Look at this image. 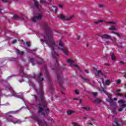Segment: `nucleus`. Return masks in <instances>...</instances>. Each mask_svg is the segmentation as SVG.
I'll return each mask as SVG.
<instances>
[{
	"label": "nucleus",
	"instance_id": "30",
	"mask_svg": "<svg viewBox=\"0 0 126 126\" xmlns=\"http://www.w3.org/2000/svg\"><path fill=\"white\" fill-rule=\"evenodd\" d=\"M18 18H19V17L17 15H15L12 18V19H18Z\"/></svg>",
	"mask_w": 126,
	"mask_h": 126
},
{
	"label": "nucleus",
	"instance_id": "7",
	"mask_svg": "<svg viewBox=\"0 0 126 126\" xmlns=\"http://www.w3.org/2000/svg\"><path fill=\"white\" fill-rule=\"evenodd\" d=\"M102 91L108 97L109 103L110 104V106H115V103L113 102V98L111 97L112 94L109 95V94L106 93V91L104 89H102Z\"/></svg>",
	"mask_w": 126,
	"mask_h": 126
},
{
	"label": "nucleus",
	"instance_id": "55",
	"mask_svg": "<svg viewBox=\"0 0 126 126\" xmlns=\"http://www.w3.org/2000/svg\"><path fill=\"white\" fill-rule=\"evenodd\" d=\"M88 125H90V126H93V124L92 123H88Z\"/></svg>",
	"mask_w": 126,
	"mask_h": 126
},
{
	"label": "nucleus",
	"instance_id": "48",
	"mask_svg": "<svg viewBox=\"0 0 126 126\" xmlns=\"http://www.w3.org/2000/svg\"><path fill=\"white\" fill-rule=\"evenodd\" d=\"M85 72L86 73H89V71L88 69H85Z\"/></svg>",
	"mask_w": 126,
	"mask_h": 126
},
{
	"label": "nucleus",
	"instance_id": "35",
	"mask_svg": "<svg viewBox=\"0 0 126 126\" xmlns=\"http://www.w3.org/2000/svg\"><path fill=\"white\" fill-rule=\"evenodd\" d=\"M116 95L117 96H120V97H123V96H124V94L120 93L116 94Z\"/></svg>",
	"mask_w": 126,
	"mask_h": 126
},
{
	"label": "nucleus",
	"instance_id": "39",
	"mask_svg": "<svg viewBox=\"0 0 126 126\" xmlns=\"http://www.w3.org/2000/svg\"><path fill=\"white\" fill-rule=\"evenodd\" d=\"M26 44L27 47H30V46L31 45L30 42H26Z\"/></svg>",
	"mask_w": 126,
	"mask_h": 126
},
{
	"label": "nucleus",
	"instance_id": "29",
	"mask_svg": "<svg viewBox=\"0 0 126 126\" xmlns=\"http://www.w3.org/2000/svg\"><path fill=\"white\" fill-rule=\"evenodd\" d=\"M103 22V21L102 20H99L97 21L94 22V24H99V23H101Z\"/></svg>",
	"mask_w": 126,
	"mask_h": 126
},
{
	"label": "nucleus",
	"instance_id": "11",
	"mask_svg": "<svg viewBox=\"0 0 126 126\" xmlns=\"http://www.w3.org/2000/svg\"><path fill=\"white\" fill-rule=\"evenodd\" d=\"M101 75H103V73H102V70H96V72L95 73V77H100Z\"/></svg>",
	"mask_w": 126,
	"mask_h": 126
},
{
	"label": "nucleus",
	"instance_id": "64",
	"mask_svg": "<svg viewBox=\"0 0 126 126\" xmlns=\"http://www.w3.org/2000/svg\"><path fill=\"white\" fill-rule=\"evenodd\" d=\"M125 88H126V84L125 85Z\"/></svg>",
	"mask_w": 126,
	"mask_h": 126
},
{
	"label": "nucleus",
	"instance_id": "19",
	"mask_svg": "<svg viewBox=\"0 0 126 126\" xmlns=\"http://www.w3.org/2000/svg\"><path fill=\"white\" fill-rule=\"evenodd\" d=\"M109 30H114V31H116L117 30V26H111L109 28Z\"/></svg>",
	"mask_w": 126,
	"mask_h": 126
},
{
	"label": "nucleus",
	"instance_id": "45",
	"mask_svg": "<svg viewBox=\"0 0 126 126\" xmlns=\"http://www.w3.org/2000/svg\"><path fill=\"white\" fill-rule=\"evenodd\" d=\"M34 98L35 99V101L37 102V101H38V97L35 95H34Z\"/></svg>",
	"mask_w": 126,
	"mask_h": 126
},
{
	"label": "nucleus",
	"instance_id": "1",
	"mask_svg": "<svg viewBox=\"0 0 126 126\" xmlns=\"http://www.w3.org/2000/svg\"><path fill=\"white\" fill-rule=\"evenodd\" d=\"M42 27L44 29L46 35V37L44 36V39H40V41L42 42H46L48 44V47L51 49V55L53 58L55 60L57 66H59V63H58V58L59 57V54L56 52V49L58 48L56 42L53 40V32L52 30L50 29L48 24L43 23L42 25Z\"/></svg>",
	"mask_w": 126,
	"mask_h": 126
},
{
	"label": "nucleus",
	"instance_id": "5",
	"mask_svg": "<svg viewBox=\"0 0 126 126\" xmlns=\"http://www.w3.org/2000/svg\"><path fill=\"white\" fill-rule=\"evenodd\" d=\"M38 114H41L43 117H47L50 113V109L46 108V110H45V112H44V108L41 107H39L38 108Z\"/></svg>",
	"mask_w": 126,
	"mask_h": 126
},
{
	"label": "nucleus",
	"instance_id": "18",
	"mask_svg": "<svg viewBox=\"0 0 126 126\" xmlns=\"http://www.w3.org/2000/svg\"><path fill=\"white\" fill-rule=\"evenodd\" d=\"M113 126H120V125L119 124V123H118V119H117L116 118L115 119V121H114V123L113 124Z\"/></svg>",
	"mask_w": 126,
	"mask_h": 126
},
{
	"label": "nucleus",
	"instance_id": "43",
	"mask_svg": "<svg viewBox=\"0 0 126 126\" xmlns=\"http://www.w3.org/2000/svg\"><path fill=\"white\" fill-rule=\"evenodd\" d=\"M75 94H76L77 95H78L79 94V93L78 92V90H75Z\"/></svg>",
	"mask_w": 126,
	"mask_h": 126
},
{
	"label": "nucleus",
	"instance_id": "25",
	"mask_svg": "<svg viewBox=\"0 0 126 126\" xmlns=\"http://www.w3.org/2000/svg\"><path fill=\"white\" fill-rule=\"evenodd\" d=\"M95 103H97V104H100L102 102V100L101 99L97 98L95 100Z\"/></svg>",
	"mask_w": 126,
	"mask_h": 126
},
{
	"label": "nucleus",
	"instance_id": "16",
	"mask_svg": "<svg viewBox=\"0 0 126 126\" xmlns=\"http://www.w3.org/2000/svg\"><path fill=\"white\" fill-rule=\"evenodd\" d=\"M29 63H32V65H35L34 62H35V59L33 58H30L29 59Z\"/></svg>",
	"mask_w": 126,
	"mask_h": 126
},
{
	"label": "nucleus",
	"instance_id": "51",
	"mask_svg": "<svg viewBox=\"0 0 126 126\" xmlns=\"http://www.w3.org/2000/svg\"><path fill=\"white\" fill-rule=\"evenodd\" d=\"M113 100H114V101H118V98H116V97H114V98H113Z\"/></svg>",
	"mask_w": 126,
	"mask_h": 126
},
{
	"label": "nucleus",
	"instance_id": "34",
	"mask_svg": "<svg viewBox=\"0 0 126 126\" xmlns=\"http://www.w3.org/2000/svg\"><path fill=\"white\" fill-rule=\"evenodd\" d=\"M107 24H117V23L115 22H106Z\"/></svg>",
	"mask_w": 126,
	"mask_h": 126
},
{
	"label": "nucleus",
	"instance_id": "3",
	"mask_svg": "<svg viewBox=\"0 0 126 126\" xmlns=\"http://www.w3.org/2000/svg\"><path fill=\"white\" fill-rule=\"evenodd\" d=\"M53 69H56L57 71V80L62 90H65V88L63 86V76L62 70L61 69H58V68H55Z\"/></svg>",
	"mask_w": 126,
	"mask_h": 126
},
{
	"label": "nucleus",
	"instance_id": "59",
	"mask_svg": "<svg viewBox=\"0 0 126 126\" xmlns=\"http://www.w3.org/2000/svg\"><path fill=\"white\" fill-rule=\"evenodd\" d=\"M111 33H113V34H116V33H117V32H112Z\"/></svg>",
	"mask_w": 126,
	"mask_h": 126
},
{
	"label": "nucleus",
	"instance_id": "62",
	"mask_svg": "<svg viewBox=\"0 0 126 126\" xmlns=\"http://www.w3.org/2000/svg\"><path fill=\"white\" fill-rule=\"evenodd\" d=\"M124 77H125V78H126V74L124 76Z\"/></svg>",
	"mask_w": 126,
	"mask_h": 126
},
{
	"label": "nucleus",
	"instance_id": "27",
	"mask_svg": "<svg viewBox=\"0 0 126 126\" xmlns=\"http://www.w3.org/2000/svg\"><path fill=\"white\" fill-rule=\"evenodd\" d=\"M67 63H70L71 64V65H72V64L73 63V61L70 60V59H68L67 60Z\"/></svg>",
	"mask_w": 126,
	"mask_h": 126
},
{
	"label": "nucleus",
	"instance_id": "4",
	"mask_svg": "<svg viewBox=\"0 0 126 126\" xmlns=\"http://www.w3.org/2000/svg\"><path fill=\"white\" fill-rule=\"evenodd\" d=\"M43 68L44 70H45V77L48 80V83L50 87L49 92H50L51 94H53V93L54 92V89H53L54 85H53V83L50 78L49 72L48 71V70H47V65L44 66Z\"/></svg>",
	"mask_w": 126,
	"mask_h": 126
},
{
	"label": "nucleus",
	"instance_id": "56",
	"mask_svg": "<svg viewBox=\"0 0 126 126\" xmlns=\"http://www.w3.org/2000/svg\"><path fill=\"white\" fill-rule=\"evenodd\" d=\"M63 69L65 70V69H66V68H65V66H64L63 68Z\"/></svg>",
	"mask_w": 126,
	"mask_h": 126
},
{
	"label": "nucleus",
	"instance_id": "38",
	"mask_svg": "<svg viewBox=\"0 0 126 126\" xmlns=\"http://www.w3.org/2000/svg\"><path fill=\"white\" fill-rule=\"evenodd\" d=\"M98 7H99L100 8H102V9H104V5L99 4Z\"/></svg>",
	"mask_w": 126,
	"mask_h": 126
},
{
	"label": "nucleus",
	"instance_id": "20",
	"mask_svg": "<svg viewBox=\"0 0 126 126\" xmlns=\"http://www.w3.org/2000/svg\"><path fill=\"white\" fill-rule=\"evenodd\" d=\"M39 106H43L44 108H47V104L45 102H42L41 103L38 104Z\"/></svg>",
	"mask_w": 126,
	"mask_h": 126
},
{
	"label": "nucleus",
	"instance_id": "40",
	"mask_svg": "<svg viewBox=\"0 0 126 126\" xmlns=\"http://www.w3.org/2000/svg\"><path fill=\"white\" fill-rule=\"evenodd\" d=\"M40 3H46V0H40Z\"/></svg>",
	"mask_w": 126,
	"mask_h": 126
},
{
	"label": "nucleus",
	"instance_id": "12",
	"mask_svg": "<svg viewBox=\"0 0 126 126\" xmlns=\"http://www.w3.org/2000/svg\"><path fill=\"white\" fill-rule=\"evenodd\" d=\"M119 104L122 105L123 108H126V104L125 103V100L124 99H121L118 101Z\"/></svg>",
	"mask_w": 126,
	"mask_h": 126
},
{
	"label": "nucleus",
	"instance_id": "31",
	"mask_svg": "<svg viewBox=\"0 0 126 126\" xmlns=\"http://www.w3.org/2000/svg\"><path fill=\"white\" fill-rule=\"evenodd\" d=\"M91 94L92 95H93L94 96V97H96L97 95H98L97 93H95V92H92V93H91Z\"/></svg>",
	"mask_w": 126,
	"mask_h": 126
},
{
	"label": "nucleus",
	"instance_id": "15",
	"mask_svg": "<svg viewBox=\"0 0 126 126\" xmlns=\"http://www.w3.org/2000/svg\"><path fill=\"white\" fill-rule=\"evenodd\" d=\"M16 52L17 55H19L20 56H21V57L23 56V55H24V52L20 51L19 49H16Z\"/></svg>",
	"mask_w": 126,
	"mask_h": 126
},
{
	"label": "nucleus",
	"instance_id": "9",
	"mask_svg": "<svg viewBox=\"0 0 126 126\" xmlns=\"http://www.w3.org/2000/svg\"><path fill=\"white\" fill-rule=\"evenodd\" d=\"M42 19V15L40 14H37L36 16H34L32 18V20L33 22H36L37 20H40V19Z\"/></svg>",
	"mask_w": 126,
	"mask_h": 126
},
{
	"label": "nucleus",
	"instance_id": "57",
	"mask_svg": "<svg viewBox=\"0 0 126 126\" xmlns=\"http://www.w3.org/2000/svg\"><path fill=\"white\" fill-rule=\"evenodd\" d=\"M86 116H85V117H84L83 118V119H84V120H86Z\"/></svg>",
	"mask_w": 126,
	"mask_h": 126
},
{
	"label": "nucleus",
	"instance_id": "58",
	"mask_svg": "<svg viewBox=\"0 0 126 126\" xmlns=\"http://www.w3.org/2000/svg\"><path fill=\"white\" fill-rule=\"evenodd\" d=\"M79 102H80V103H82V100L80 99V100H79Z\"/></svg>",
	"mask_w": 126,
	"mask_h": 126
},
{
	"label": "nucleus",
	"instance_id": "41",
	"mask_svg": "<svg viewBox=\"0 0 126 126\" xmlns=\"http://www.w3.org/2000/svg\"><path fill=\"white\" fill-rule=\"evenodd\" d=\"M72 65H73V66H75V67H77V68L79 69V66H78V65L73 63Z\"/></svg>",
	"mask_w": 126,
	"mask_h": 126
},
{
	"label": "nucleus",
	"instance_id": "47",
	"mask_svg": "<svg viewBox=\"0 0 126 126\" xmlns=\"http://www.w3.org/2000/svg\"><path fill=\"white\" fill-rule=\"evenodd\" d=\"M119 112H122L123 111V108H120L118 109Z\"/></svg>",
	"mask_w": 126,
	"mask_h": 126
},
{
	"label": "nucleus",
	"instance_id": "32",
	"mask_svg": "<svg viewBox=\"0 0 126 126\" xmlns=\"http://www.w3.org/2000/svg\"><path fill=\"white\" fill-rule=\"evenodd\" d=\"M110 83H111V81H110V80H107L105 82V84L106 85H110Z\"/></svg>",
	"mask_w": 126,
	"mask_h": 126
},
{
	"label": "nucleus",
	"instance_id": "26",
	"mask_svg": "<svg viewBox=\"0 0 126 126\" xmlns=\"http://www.w3.org/2000/svg\"><path fill=\"white\" fill-rule=\"evenodd\" d=\"M73 113H74V111H72V110H68L67 111V115H72V114H73Z\"/></svg>",
	"mask_w": 126,
	"mask_h": 126
},
{
	"label": "nucleus",
	"instance_id": "49",
	"mask_svg": "<svg viewBox=\"0 0 126 126\" xmlns=\"http://www.w3.org/2000/svg\"><path fill=\"white\" fill-rule=\"evenodd\" d=\"M116 92H117V93H119L121 92V90L118 89V90H116Z\"/></svg>",
	"mask_w": 126,
	"mask_h": 126
},
{
	"label": "nucleus",
	"instance_id": "42",
	"mask_svg": "<svg viewBox=\"0 0 126 126\" xmlns=\"http://www.w3.org/2000/svg\"><path fill=\"white\" fill-rule=\"evenodd\" d=\"M8 114H16V111H10L8 112Z\"/></svg>",
	"mask_w": 126,
	"mask_h": 126
},
{
	"label": "nucleus",
	"instance_id": "44",
	"mask_svg": "<svg viewBox=\"0 0 126 126\" xmlns=\"http://www.w3.org/2000/svg\"><path fill=\"white\" fill-rule=\"evenodd\" d=\"M17 42V40H14L12 41V44H15Z\"/></svg>",
	"mask_w": 126,
	"mask_h": 126
},
{
	"label": "nucleus",
	"instance_id": "23",
	"mask_svg": "<svg viewBox=\"0 0 126 126\" xmlns=\"http://www.w3.org/2000/svg\"><path fill=\"white\" fill-rule=\"evenodd\" d=\"M9 60L10 61H11L12 62H17L18 59H17V58H13L12 57H11V58H9Z\"/></svg>",
	"mask_w": 126,
	"mask_h": 126
},
{
	"label": "nucleus",
	"instance_id": "33",
	"mask_svg": "<svg viewBox=\"0 0 126 126\" xmlns=\"http://www.w3.org/2000/svg\"><path fill=\"white\" fill-rule=\"evenodd\" d=\"M7 88L8 89L9 91H10L11 92H12L13 91V89L12 88V87H11L10 86H8Z\"/></svg>",
	"mask_w": 126,
	"mask_h": 126
},
{
	"label": "nucleus",
	"instance_id": "50",
	"mask_svg": "<svg viewBox=\"0 0 126 126\" xmlns=\"http://www.w3.org/2000/svg\"><path fill=\"white\" fill-rule=\"evenodd\" d=\"M120 63H121V64H124V63H125V62H124L123 61H120Z\"/></svg>",
	"mask_w": 126,
	"mask_h": 126
},
{
	"label": "nucleus",
	"instance_id": "37",
	"mask_svg": "<svg viewBox=\"0 0 126 126\" xmlns=\"http://www.w3.org/2000/svg\"><path fill=\"white\" fill-rule=\"evenodd\" d=\"M115 35H117V36H118V37H119V38H121V37H122V34H120L119 33L116 32L115 33Z\"/></svg>",
	"mask_w": 126,
	"mask_h": 126
},
{
	"label": "nucleus",
	"instance_id": "63",
	"mask_svg": "<svg viewBox=\"0 0 126 126\" xmlns=\"http://www.w3.org/2000/svg\"><path fill=\"white\" fill-rule=\"evenodd\" d=\"M51 122L52 123H55V121H54V120H51Z\"/></svg>",
	"mask_w": 126,
	"mask_h": 126
},
{
	"label": "nucleus",
	"instance_id": "60",
	"mask_svg": "<svg viewBox=\"0 0 126 126\" xmlns=\"http://www.w3.org/2000/svg\"><path fill=\"white\" fill-rule=\"evenodd\" d=\"M9 118H12V115H9Z\"/></svg>",
	"mask_w": 126,
	"mask_h": 126
},
{
	"label": "nucleus",
	"instance_id": "61",
	"mask_svg": "<svg viewBox=\"0 0 126 126\" xmlns=\"http://www.w3.org/2000/svg\"><path fill=\"white\" fill-rule=\"evenodd\" d=\"M79 38H80V36H78L77 37V38L78 39H79Z\"/></svg>",
	"mask_w": 126,
	"mask_h": 126
},
{
	"label": "nucleus",
	"instance_id": "6",
	"mask_svg": "<svg viewBox=\"0 0 126 126\" xmlns=\"http://www.w3.org/2000/svg\"><path fill=\"white\" fill-rule=\"evenodd\" d=\"M59 45L61 47H58V50H61L62 52H63L66 56H68L67 54L68 50L66 49V48L63 47V41H62V40L59 41Z\"/></svg>",
	"mask_w": 126,
	"mask_h": 126
},
{
	"label": "nucleus",
	"instance_id": "22",
	"mask_svg": "<svg viewBox=\"0 0 126 126\" xmlns=\"http://www.w3.org/2000/svg\"><path fill=\"white\" fill-rule=\"evenodd\" d=\"M111 59L112 61H116V55H115V53H113L111 55Z\"/></svg>",
	"mask_w": 126,
	"mask_h": 126
},
{
	"label": "nucleus",
	"instance_id": "54",
	"mask_svg": "<svg viewBox=\"0 0 126 126\" xmlns=\"http://www.w3.org/2000/svg\"><path fill=\"white\" fill-rule=\"evenodd\" d=\"M2 10H3V9H0V13H1L2 14H3V12H2Z\"/></svg>",
	"mask_w": 126,
	"mask_h": 126
},
{
	"label": "nucleus",
	"instance_id": "53",
	"mask_svg": "<svg viewBox=\"0 0 126 126\" xmlns=\"http://www.w3.org/2000/svg\"><path fill=\"white\" fill-rule=\"evenodd\" d=\"M104 65H106L107 66H109V65H110V64H108V63H105L104 64Z\"/></svg>",
	"mask_w": 126,
	"mask_h": 126
},
{
	"label": "nucleus",
	"instance_id": "2",
	"mask_svg": "<svg viewBox=\"0 0 126 126\" xmlns=\"http://www.w3.org/2000/svg\"><path fill=\"white\" fill-rule=\"evenodd\" d=\"M33 78H35L38 83L39 82V87L38 90L37 91L38 95L40 96V98L41 101L45 100V97H44V91L43 90V84L42 81L44 80V78H41L43 75V72H40L38 76L34 73H33Z\"/></svg>",
	"mask_w": 126,
	"mask_h": 126
},
{
	"label": "nucleus",
	"instance_id": "36",
	"mask_svg": "<svg viewBox=\"0 0 126 126\" xmlns=\"http://www.w3.org/2000/svg\"><path fill=\"white\" fill-rule=\"evenodd\" d=\"M115 35H117V36H118V37H119V38H121V37H122V34H120L119 33L116 32L115 33Z\"/></svg>",
	"mask_w": 126,
	"mask_h": 126
},
{
	"label": "nucleus",
	"instance_id": "17",
	"mask_svg": "<svg viewBox=\"0 0 126 126\" xmlns=\"http://www.w3.org/2000/svg\"><path fill=\"white\" fill-rule=\"evenodd\" d=\"M20 72L22 73L24 75H25V73L24 72V67L23 66H21L20 68Z\"/></svg>",
	"mask_w": 126,
	"mask_h": 126
},
{
	"label": "nucleus",
	"instance_id": "10",
	"mask_svg": "<svg viewBox=\"0 0 126 126\" xmlns=\"http://www.w3.org/2000/svg\"><path fill=\"white\" fill-rule=\"evenodd\" d=\"M111 35H110L109 34H103L101 36V39H102V40L111 39Z\"/></svg>",
	"mask_w": 126,
	"mask_h": 126
},
{
	"label": "nucleus",
	"instance_id": "24",
	"mask_svg": "<svg viewBox=\"0 0 126 126\" xmlns=\"http://www.w3.org/2000/svg\"><path fill=\"white\" fill-rule=\"evenodd\" d=\"M82 79H83L84 80V81H85V82H89V81H90V79L86 78V77H82Z\"/></svg>",
	"mask_w": 126,
	"mask_h": 126
},
{
	"label": "nucleus",
	"instance_id": "52",
	"mask_svg": "<svg viewBox=\"0 0 126 126\" xmlns=\"http://www.w3.org/2000/svg\"><path fill=\"white\" fill-rule=\"evenodd\" d=\"M59 6L60 7V8H63V5L59 4Z\"/></svg>",
	"mask_w": 126,
	"mask_h": 126
},
{
	"label": "nucleus",
	"instance_id": "14",
	"mask_svg": "<svg viewBox=\"0 0 126 126\" xmlns=\"http://www.w3.org/2000/svg\"><path fill=\"white\" fill-rule=\"evenodd\" d=\"M33 2L34 4L35 7H36L37 9H39V6H40V3L38 2V1H37V0H33Z\"/></svg>",
	"mask_w": 126,
	"mask_h": 126
},
{
	"label": "nucleus",
	"instance_id": "21",
	"mask_svg": "<svg viewBox=\"0 0 126 126\" xmlns=\"http://www.w3.org/2000/svg\"><path fill=\"white\" fill-rule=\"evenodd\" d=\"M82 109H83V110H85V111H87V112L90 111V109H91L90 107H87L85 106H82Z\"/></svg>",
	"mask_w": 126,
	"mask_h": 126
},
{
	"label": "nucleus",
	"instance_id": "28",
	"mask_svg": "<svg viewBox=\"0 0 126 126\" xmlns=\"http://www.w3.org/2000/svg\"><path fill=\"white\" fill-rule=\"evenodd\" d=\"M3 2H7L8 4H10V3H11V1H9L8 0H1Z\"/></svg>",
	"mask_w": 126,
	"mask_h": 126
},
{
	"label": "nucleus",
	"instance_id": "8",
	"mask_svg": "<svg viewBox=\"0 0 126 126\" xmlns=\"http://www.w3.org/2000/svg\"><path fill=\"white\" fill-rule=\"evenodd\" d=\"M58 17H59V18L62 20H66L67 21H68V20H70L73 18V16L72 15L66 18L63 15L60 14Z\"/></svg>",
	"mask_w": 126,
	"mask_h": 126
},
{
	"label": "nucleus",
	"instance_id": "46",
	"mask_svg": "<svg viewBox=\"0 0 126 126\" xmlns=\"http://www.w3.org/2000/svg\"><path fill=\"white\" fill-rule=\"evenodd\" d=\"M117 84H121V80H118L117 81Z\"/></svg>",
	"mask_w": 126,
	"mask_h": 126
},
{
	"label": "nucleus",
	"instance_id": "13",
	"mask_svg": "<svg viewBox=\"0 0 126 126\" xmlns=\"http://www.w3.org/2000/svg\"><path fill=\"white\" fill-rule=\"evenodd\" d=\"M36 60L37 63L38 64H42V63H44V60L42 59V58H37Z\"/></svg>",
	"mask_w": 126,
	"mask_h": 126
}]
</instances>
